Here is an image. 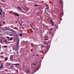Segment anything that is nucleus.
<instances>
[{
    "instance_id": "nucleus-32",
    "label": "nucleus",
    "mask_w": 74,
    "mask_h": 74,
    "mask_svg": "<svg viewBox=\"0 0 74 74\" xmlns=\"http://www.w3.org/2000/svg\"><path fill=\"white\" fill-rule=\"evenodd\" d=\"M21 22H22V20H21Z\"/></svg>"
},
{
    "instance_id": "nucleus-43",
    "label": "nucleus",
    "mask_w": 74,
    "mask_h": 74,
    "mask_svg": "<svg viewBox=\"0 0 74 74\" xmlns=\"http://www.w3.org/2000/svg\"><path fill=\"white\" fill-rule=\"evenodd\" d=\"M63 15V14L62 15Z\"/></svg>"
},
{
    "instance_id": "nucleus-7",
    "label": "nucleus",
    "mask_w": 74,
    "mask_h": 74,
    "mask_svg": "<svg viewBox=\"0 0 74 74\" xmlns=\"http://www.w3.org/2000/svg\"><path fill=\"white\" fill-rule=\"evenodd\" d=\"M13 67H14V66H13V65H11L10 67L9 68V69H11Z\"/></svg>"
},
{
    "instance_id": "nucleus-20",
    "label": "nucleus",
    "mask_w": 74,
    "mask_h": 74,
    "mask_svg": "<svg viewBox=\"0 0 74 74\" xmlns=\"http://www.w3.org/2000/svg\"><path fill=\"white\" fill-rule=\"evenodd\" d=\"M48 40V39H44V40Z\"/></svg>"
},
{
    "instance_id": "nucleus-21",
    "label": "nucleus",
    "mask_w": 74,
    "mask_h": 74,
    "mask_svg": "<svg viewBox=\"0 0 74 74\" xmlns=\"http://www.w3.org/2000/svg\"><path fill=\"white\" fill-rule=\"evenodd\" d=\"M1 44H3V42H2V40L1 41Z\"/></svg>"
},
{
    "instance_id": "nucleus-3",
    "label": "nucleus",
    "mask_w": 74,
    "mask_h": 74,
    "mask_svg": "<svg viewBox=\"0 0 74 74\" xmlns=\"http://www.w3.org/2000/svg\"><path fill=\"white\" fill-rule=\"evenodd\" d=\"M8 65H16V66H18L19 65V64H10V63H8Z\"/></svg>"
},
{
    "instance_id": "nucleus-41",
    "label": "nucleus",
    "mask_w": 74,
    "mask_h": 74,
    "mask_svg": "<svg viewBox=\"0 0 74 74\" xmlns=\"http://www.w3.org/2000/svg\"><path fill=\"white\" fill-rule=\"evenodd\" d=\"M1 12H2V10H1Z\"/></svg>"
},
{
    "instance_id": "nucleus-42",
    "label": "nucleus",
    "mask_w": 74,
    "mask_h": 74,
    "mask_svg": "<svg viewBox=\"0 0 74 74\" xmlns=\"http://www.w3.org/2000/svg\"><path fill=\"white\" fill-rule=\"evenodd\" d=\"M6 71L7 72H8V71Z\"/></svg>"
},
{
    "instance_id": "nucleus-1",
    "label": "nucleus",
    "mask_w": 74,
    "mask_h": 74,
    "mask_svg": "<svg viewBox=\"0 0 74 74\" xmlns=\"http://www.w3.org/2000/svg\"><path fill=\"white\" fill-rule=\"evenodd\" d=\"M19 40H17V42H16V46H14V47H13V49L15 51L16 53H18V50H19V48H18V46L19 45Z\"/></svg>"
},
{
    "instance_id": "nucleus-19",
    "label": "nucleus",
    "mask_w": 74,
    "mask_h": 74,
    "mask_svg": "<svg viewBox=\"0 0 74 74\" xmlns=\"http://www.w3.org/2000/svg\"><path fill=\"white\" fill-rule=\"evenodd\" d=\"M30 26L31 27V28H32V25H30Z\"/></svg>"
},
{
    "instance_id": "nucleus-15",
    "label": "nucleus",
    "mask_w": 74,
    "mask_h": 74,
    "mask_svg": "<svg viewBox=\"0 0 74 74\" xmlns=\"http://www.w3.org/2000/svg\"><path fill=\"white\" fill-rule=\"evenodd\" d=\"M19 36H22V34H20Z\"/></svg>"
},
{
    "instance_id": "nucleus-26",
    "label": "nucleus",
    "mask_w": 74,
    "mask_h": 74,
    "mask_svg": "<svg viewBox=\"0 0 74 74\" xmlns=\"http://www.w3.org/2000/svg\"><path fill=\"white\" fill-rule=\"evenodd\" d=\"M60 3H62V2L60 1Z\"/></svg>"
},
{
    "instance_id": "nucleus-12",
    "label": "nucleus",
    "mask_w": 74,
    "mask_h": 74,
    "mask_svg": "<svg viewBox=\"0 0 74 74\" xmlns=\"http://www.w3.org/2000/svg\"><path fill=\"white\" fill-rule=\"evenodd\" d=\"M18 8L19 9H20V10H21L22 9L21 8V7H18Z\"/></svg>"
},
{
    "instance_id": "nucleus-23",
    "label": "nucleus",
    "mask_w": 74,
    "mask_h": 74,
    "mask_svg": "<svg viewBox=\"0 0 74 74\" xmlns=\"http://www.w3.org/2000/svg\"><path fill=\"white\" fill-rule=\"evenodd\" d=\"M5 42H7V41L6 40H5Z\"/></svg>"
},
{
    "instance_id": "nucleus-40",
    "label": "nucleus",
    "mask_w": 74,
    "mask_h": 74,
    "mask_svg": "<svg viewBox=\"0 0 74 74\" xmlns=\"http://www.w3.org/2000/svg\"><path fill=\"white\" fill-rule=\"evenodd\" d=\"M33 29L34 30H35V29H34V28H33Z\"/></svg>"
},
{
    "instance_id": "nucleus-35",
    "label": "nucleus",
    "mask_w": 74,
    "mask_h": 74,
    "mask_svg": "<svg viewBox=\"0 0 74 74\" xmlns=\"http://www.w3.org/2000/svg\"><path fill=\"white\" fill-rule=\"evenodd\" d=\"M38 56L37 55V54L36 55V56Z\"/></svg>"
},
{
    "instance_id": "nucleus-37",
    "label": "nucleus",
    "mask_w": 74,
    "mask_h": 74,
    "mask_svg": "<svg viewBox=\"0 0 74 74\" xmlns=\"http://www.w3.org/2000/svg\"><path fill=\"white\" fill-rule=\"evenodd\" d=\"M1 24H0V26H1Z\"/></svg>"
},
{
    "instance_id": "nucleus-24",
    "label": "nucleus",
    "mask_w": 74,
    "mask_h": 74,
    "mask_svg": "<svg viewBox=\"0 0 74 74\" xmlns=\"http://www.w3.org/2000/svg\"><path fill=\"white\" fill-rule=\"evenodd\" d=\"M48 50V49H46V50L47 51H46V53H47L48 51V50Z\"/></svg>"
},
{
    "instance_id": "nucleus-29",
    "label": "nucleus",
    "mask_w": 74,
    "mask_h": 74,
    "mask_svg": "<svg viewBox=\"0 0 74 74\" xmlns=\"http://www.w3.org/2000/svg\"><path fill=\"white\" fill-rule=\"evenodd\" d=\"M1 60H0V64H1Z\"/></svg>"
},
{
    "instance_id": "nucleus-16",
    "label": "nucleus",
    "mask_w": 74,
    "mask_h": 74,
    "mask_svg": "<svg viewBox=\"0 0 74 74\" xmlns=\"http://www.w3.org/2000/svg\"><path fill=\"white\" fill-rule=\"evenodd\" d=\"M44 47V45H43L41 46V47Z\"/></svg>"
},
{
    "instance_id": "nucleus-9",
    "label": "nucleus",
    "mask_w": 74,
    "mask_h": 74,
    "mask_svg": "<svg viewBox=\"0 0 74 74\" xmlns=\"http://www.w3.org/2000/svg\"><path fill=\"white\" fill-rule=\"evenodd\" d=\"M8 58L6 57V58H5V59L4 60V61H7L8 60Z\"/></svg>"
},
{
    "instance_id": "nucleus-10",
    "label": "nucleus",
    "mask_w": 74,
    "mask_h": 74,
    "mask_svg": "<svg viewBox=\"0 0 74 74\" xmlns=\"http://www.w3.org/2000/svg\"><path fill=\"white\" fill-rule=\"evenodd\" d=\"M26 73H30V71H29V70H27V71H26Z\"/></svg>"
},
{
    "instance_id": "nucleus-33",
    "label": "nucleus",
    "mask_w": 74,
    "mask_h": 74,
    "mask_svg": "<svg viewBox=\"0 0 74 74\" xmlns=\"http://www.w3.org/2000/svg\"><path fill=\"white\" fill-rule=\"evenodd\" d=\"M23 12L25 13V12H25V11H23Z\"/></svg>"
},
{
    "instance_id": "nucleus-8",
    "label": "nucleus",
    "mask_w": 74,
    "mask_h": 74,
    "mask_svg": "<svg viewBox=\"0 0 74 74\" xmlns=\"http://www.w3.org/2000/svg\"><path fill=\"white\" fill-rule=\"evenodd\" d=\"M3 67V64H2L0 66V69H1Z\"/></svg>"
},
{
    "instance_id": "nucleus-31",
    "label": "nucleus",
    "mask_w": 74,
    "mask_h": 74,
    "mask_svg": "<svg viewBox=\"0 0 74 74\" xmlns=\"http://www.w3.org/2000/svg\"><path fill=\"white\" fill-rule=\"evenodd\" d=\"M3 54V53H1V55H2Z\"/></svg>"
},
{
    "instance_id": "nucleus-5",
    "label": "nucleus",
    "mask_w": 74,
    "mask_h": 74,
    "mask_svg": "<svg viewBox=\"0 0 74 74\" xmlns=\"http://www.w3.org/2000/svg\"><path fill=\"white\" fill-rule=\"evenodd\" d=\"M14 15L16 16H19V14L17 13H15L14 14Z\"/></svg>"
},
{
    "instance_id": "nucleus-39",
    "label": "nucleus",
    "mask_w": 74,
    "mask_h": 74,
    "mask_svg": "<svg viewBox=\"0 0 74 74\" xmlns=\"http://www.w3.org/2000/svg\"><path fill=\"white\" fill-rule=\"evenodd\" d=\"M2 1H4V0H2Z\"/></svg>"
},
{
    "instance_id": "nucleus-17",
    "label": "nucleus",
    "mask_w": 74,
    "mask_h": 74,
    "mask_svg": "<svg viewBox=\"0 0 74 74\" xmlns=\"http://www.w3.org/2000/svg\"><path fill=\"white\" fill-rule=\"evenodd\" d=\"M1 45H0V51H1Z\"/></svg>"
},
{
    "instance_id": "nucleus-27",
    "label": "nucleus",
    "mask_w": 74,
    "mask_h": 74,
    "mask_svg": "<svg viewBox=\"0 0 74 74\" xmlns=\"http://www.w3.org/2000/svg\"><path fill=\"white\" fill-rule=\"evenodd\" d=\"M3 57H3V56H1V58H3Z\"/></svg>"
},
{
    "instance_id": "nucleus-30",
    "label": "nucleus",
    "mask_w": 74,
    "mask_h": 74,
    "mask_svg": "<svg viewBox=\"0 0 74 74\" xmlns=\"http://www.w3.org/2000/svg\"><path fill=\"white\" fill-rule=\"evenodd\" d=\"M49 7H48L47 8V9H49Z\"/></svg>"
},
{
    "instance_id": "nucleus-28",
    "label": "nucleus",
    "mask_w": 74,
    "mask_h": 74,
    "mask_svg": "<svg viewBox=\"0 0 74 74\" xmlns=\"http://www.w3.org/2000/svg\"><path fill=\"white\" fill-rule=\"evenodd\" d=\"M34 66H35L36 65V64H34Z\"/></svg>"
},
{
    "instance_id": "nucleus-34",
    "label": "nucleus",
    "mask_w": 74,
    "mask_h": 74,
    "mask_svg": "<svg viewBox=\"0 0 74 74\" xmlns=\"http://www.w3.org/2000/svg\"><path fill=\"white\" fill-rule=\"evenodd\" d=\"M10 13L11 14V12H10Z\"/></svg>"
},
{
    "instance_id": "nucleus-4",
    "label": "nucleus",
    "mask_w": 74,
    "mask_h": 74,
    "mask_svg": "<svg viewBox=\"0 0 74 74\" xmlns=\"http://www.w3.org/2000/svg\"><path fill=\"white\" fill-rule=\"evenodd\" d=\"M7 38L8 39V40L9 41L12 40V38L11 37L10 38L9 37H7Z\"/></svg>"
},
{
    "instance_id": "nucleus-36",
    "label": "nucleus",
    "mask_w": 74,
    "mask_h": 74,
    "mask_svg": "<svg viewBox=\"0 0 74 74\" xmlns=\"http://www.w3.org/2000/svg\"><path fill=\"white\" fill-rule=\"evenodd\" d=\"M3 23H5V22H3Z\"/></svg>"
},
{
    "instance_id": "nucleus-13",
    "label": "nucleus",
    "mask_w": 74,
    "mask_h": 74,
    "mask_svg": "<svg viewBox=\"0 0 74 74\" xmlns=\"http://www.w3.org/2000/svg\"><path fill=\"white\" fill-rule=\"evenodd\" d=\"M35 6H36V7H37L38 6V5H37V4H35Z\"/></svg>"
},
{
    "instance_id": "nucleus-14",
    "label": "nucleus",
    "mask_w": 74,
    "mask_h": 74,
    "mask_svg": "<svg viewBox=\"0 0 74 74\" xmlns=\"http://www.w3.org/2000/svg\"><path fill=\"white\" fill-rule=\"evenodd\" d=\"M3 30L5 31H6V28H3Z\"/></svg>"
},
{
    "instance_id": "nucleus-38",
    "label": "nucleus",
    "mask_w": 74,
    "mask_h": 74,
    "mask_svg": "<svg viewBox=\"0 0 74 74\" xmlns=\"http://www.w3.org/2000/svg\"><path fill=\"white\" fill-rule=\"evenodd\" d=\"M35 72H34V73H33L32 74H33V73H34Z\"/></svg>"
},
{
    "instance_id": "nucleus-6",
    "label": "nucleus",
    "mask_w": 74,
    "mask_h": 74,
    "mask_svg": "<svg viewBox=\"0 0 74 74\" xmlns=\"http://www.w3.org/2000/svg\"><path fill=\"white\" fill-rule=\"evenodd\" d=\"M50 23H51L52 24V25H54L53 23V22L52 21V20L51 19H50Z\"/></svg>"
},
{
    "instance_id": "nucleus-11",
    "label": "nucleus",
    "mask_w": 74,
    "mask_h": 74,
    "mask_svg": "<svg viewBox=\"0 0 74 74\" xmlns=\"http://www.w3.org/2000/svg\"><path fill=\"white\" fill-rule=\"evenodd\" d=\"M8 47V46H7V45H4L3 46V47L5 48H7Z\"/></svg>"
},
{
    "instance_id": "nucleus-2",
    "label": "nucleus",
    "mask_w": 74,
    "mask_h": 74,
    "mask_svg": "<svg viewBox=\"0 0 74 74\" xmlns=\"http://www.w3.org/2000/svg\"><path fill=\"white\" fill-rule=\"evenodd\" d=\"M13 57H14V56L13 55H12L10 57V60L12 62H13V60L12 59L13 58Z\"/></svg>"
},
{
    "instance_id": "nucleus-18",
    "label": "nucleus",
    "mask_w": 74,
    "mask_h": 74,
    "mask_svg": "<svg viewBox=\"0 0 74 74\" xmlns=\"http://www.w3.org/2000/svg\"><path fill=\"white\" fill-rule=\"evenodd\" d=\"M50 30L52 31V28H50Z\"/></svg>"
},
{
    "instance_id": "nucleus-22",
    "label": "nucleus",
    "mask_w": 74,
    "mask_h": 74,
    "mask_svg": "<svg viewBox=\"0 0 74 74\" xmlns=\"http://www.w3.org/2000/svg\"><path fill=\"white\" fill-rule=\"evenodd\" d=\"M46 6L47 7H48V4H46Z\"/></svg>"
},
{
    "instance_id": "nucleus-25",
    "label": "nucleus",
    "mask_w": 74,
    "mask_h": 74,
    "mask_svg": "<svg viewBox=\"0 0 74 74\" xmlns=\"http://www.w3.org/2000/svg\"><path fill=\"white\" fill-rule=\"evenodd\" d=\"M0 15H1V11H0Z\"/></svg>"
}]
</instances>
